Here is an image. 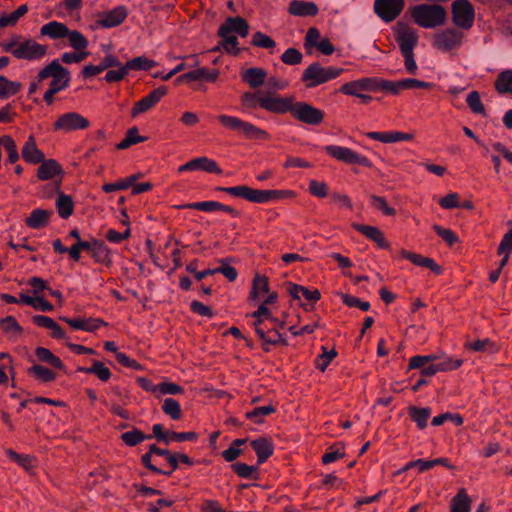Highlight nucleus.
<instances>
[{
  "label": "nucleus",
  "mask_w": 512,
  "mask_h": 512,
  "mask_svg": "<svg viewBox=\"0 0 512 512\" xmlns=\"http://www.w3.org/2000/svg\"><path fill=\"white\" fill-rule=\"evenodd\" d=\"M1 47L5 52L12 54L18 60L37 62L42 60L48 51V47L38 43L30 37L21 34H13L1 42Z\"/></svg>",
  "instance_id": "1"
},
{
  "label": "nucleus",
  "mask_w": 512,
  "mask_h": 512,
  "mask_svg": "<svg viewBox=\"0 0 512 512\" xmlns=\"http://www.w3.org/2000/svg\"><path fill=\"white\" fill-rule=\"evenodd\" d=\"M248 32V23L243 18L228 17L218 30V35L222 38L224 51L229 54H237L238 40L235 34L246 37Z\"/></svg>",
  "instance_id": "2"
},
{
  "label": "nucleus",
  "mask_w": 512,
  "mask_h": 512,
  "mask_svg": "<svg viewBox=\"0 0 512 512\" xmlns=\"http://www.w3.org/2000/svg\"><path fill=\"white\" fill-rule=\"evenodd\" d=\"M413 21L423 28H435L445 23L446 10L437 4H419L410 9Z\"/></svg>",
  "instance_id": "3"
},
{
  "label": "nucleus",
  "mask_w": 512,
  "mask_h": 512,
  "mask_svg": "<svg viewBox=\"0 0 512 512\" xmlns=\"http://www.w3.org/2000/svg\"><path fill=\"white\" fill-rule=\"evenodd\" d=\"M221 125L230 130L237 132L240 136L250 140H268L270 135L261 128L250 122L244 121L236 116L220 114L217 117Z\"/></svg>",
  "instance_id": "4"
},
{
  "label": "nucleus",
  "mask_w": 512,
  "mask_h": 512,
  "mask_svg": "<svg viewBox=\"0 0 512 512\" xmlns=\"http://www.w3.org/2000/svg\"><path fill=\"white\" fill-rule=\"evenodd\" d=\"M344 72L343 68L321 66L319 63L310 64L303 72L302 81L306 87L312 88L336 79Z\"/></svg>",
  "instance_id": "5"
},
{
  "label": "nucleus",
  "mask_w": 512,
  "mask_h": 512,
  "mask_svg": "<svg viewBox=\"0 0 512 512\" xmlns=\"http://www.w3.org/2000/svg\"><path fill=\"white\" fill-rule=\"evenodd\" d=\"M52 78L49 87L58 92L67 88L70 84V72L61 65L58 59H54L38 73V80Z\"/></svg>",
  "instance_id": "6"
},
{
  "label": "nucleus",
  "mask_w": 512,
  "mask_h": 512,
  "mask_svg": "<svg viewBox=\"0 0 512 512\" xmlns=\"http://www.w3.org/2000/svg\"><path fill=\"white\" fill-rule=\"evenodd\" d=\"M90 122L87 118L77 112L63 113L55 121L53 127L56 131L69 133L75 130H83L88 128Z\"/></svg>",
  "instance_id": "7"
},
{
  "label": "nucleus",
  "mask_w": 512,
  "mask_h": 512,
  "mask_svg": "<svg viewBox=\"0 0 512 512\" xmlns=\"http://www.w3.org/2000/svg\"><path fill=\"white\" fill-rule=\"evenodd\" d=\"M325 151L334 159L347 164H358L365 167L371 166V162L367 157L358 154L350 148L344 146L328 145L325 147Z\"/></svg>",
  "instance_id": "8"
},
{
  "label": "nucleus",
  "mask_w": 512,
  "mask_h": 512,
  "mask_svg": "<svg viewBox=\"0 0 512 512\" xmlns=\"http://www.w3.org/2000/svg\"><path fill=\"white\" fill-rule=\"evenodd\" d=\"M291 114L297 120L309 125H318L324 118V114L320 109L305 102H297L296 100H294Z\"/></svg>",
  "instance_id": "9"
},
{
  "label": "nucleus",
  "mask_w": 512,
  "mask_h": 512,
  "mask_svg": "<svg viewBox=\"0 0 512 512\" xmlns=\"http://www.w3.org/2000/svg\"><path fill=\"white\" fill-rule=\"evenodd\" d=\"M294 100V96L283 97L280 95L261 96L258 98L260 107L276 114L291 113Z\"/></svg>",
  "instance_id": "10"
},
{
  "label": "nucleus",
  "mask_w": 512,
  "mask_h": 512,
  "mask_svg": "<svg viewBox=\"0 0 512 512\" xmlns=\"http://www.w3.org/2000/svg\"><path fill=\"white\" fill-rule=\"evenodd\" d=\"M454 23L464 29H468L474 22V9L468 0H455L452 4Z\"/></svg>",
  "instance_id": "11"
},
{
  "label": "nucleus",
  "mask_w": 512,
  "mask_h": 512,
  "mask_svg": "<svg viewBox=\"0 0 512 512\" xmlns=\"http://www.w3.org/2000/svg\"><path fill=\"white\" fill-rule=\"evenodd\" d=\"M404 0H375L374 10L384 21L394 20L403 10Z\"/></svg>",
  "instance_id": "12"
},
{
  "label": "nucleus",
  "mask_w": 512,
  "mask_h": 512,
  "mask_svg": "<svg viewBox=\"0 0 512 512\" xmlns=\"http://www.w3.org/2000/svg\"><path fill=\"white\" fill-rule=\"evenodd\" d=\"M463 34L455 29L442 30L435 34L433 45L444 51L451 50L461 45Z\"/></svg>",
  "instance_id": "13"
},
{
  "label": "nucleus",
  "mask_w": 512,
  "mask_h": 512,
  "mask_svg": "<svg viewBox=\"0 0 512 512\" xmlns=\"http://www.w3.org/2000/svg\"><path fill=\"white\" fill-rule=\"evenodd\" d=\"M127 14V8L120 5L109 11L100 13L96 22L101 27L112 28L120 25L126 19Z\"/></svg>",
  "instance_id": "14"
},
{
  "label": "nucleus",
  "mask_w": 512,
  "mask_h": 512,
  "mask_svg": "<svg viewBox=\"0 0 512 512\" xmlns=\"http://www.w3.org/2000/svg\"><path fill=\"white\" fill-rule=\"evenodd\" d=\"M376 77L360 78L351 82L344 83L340 91L345 95L360 96L363 92L375 91Z\"/></svg>",
  "instance_id": "15"
},
{
  "label": "nucleus",
  "mask_w": 512,
  "mask_h": 512,
  "mask_svg": "<svg viewBox=\"0 0 512 512\" xmlns=\"http://www.w3.org/2000/svg\"><path fill=\"white\" fill-rule=\"evenodd\" d=\"M396 40L402 53L413 52V49L418 42L417 31L407 25H398L396 29Z\"/></svg>",
  "instance_id": "16"
},
{
  "label": "nucleus",
  "mask_w": 512,
  "mask_h": 512,
  "mask_svg": "<svg viewBox=\"0 0 512 512\" xmlns=\"http://www.w3.org/2000/svg\"><path fill=\"white\" fill-rule=\"evenodd\" d=\"M167 88L165 86L158 87L151 91L146 97L142 98L138 102L135 103L131 114L133 117L138 116L141 113H144L151 109L155 104H157L161 98L166 95Z\"/></svg>",
  "instance_id": "17"
},
{
  "label": "nucleus",
  "mask_w": 512,
  "mask_h": 512,
  "mask_svg": "<svg viewBox=\"0 0 512 512\" xmlns=\"http://www.w3.org/2000/svg\"><path fill=\"white\" fill-rule=\"evenodd\" d=\"M114 65H119V59L115 55L108 53L104 56L99 64L85 65L81 73L84 78H91L93 76L99 75L109 68H112Z\"/></svg>",
  "instance_id": "18"
},
{
  "label": "nucleus",
  "mask_w": 512,
  "mask_h": 512,
  "mask_svg": "<svg viewBox=\"0 0 512 512\" xmlns=\"http://www.w3.org/2000/svg\"><path fill=\"white\" fill-rule=\"evenodd\" d=\"M68 30L66 24L54 20L41 26L40 36L48 37L51 40H61L66 37Z\"/></svg>",
  "instance_id": "19"
},
{
  "label": "nucleus",
  "mask_w": 512,
  "mask_h": 512,
  "mask_svg": "<svg viewBox=\"0 0 512 512\" xmlns=\"http://www.w3.org/2000/svg\"><path fill=\"white\" fill-rule=\"evenodd\" d=\"M21 154L23 159L30 164H38L44 159V154L37 147L36 140L33 135H30L24 143Z\"/></svg>",
  "instance_id": "20"
},
{
  "label": "nucleus",
  "mask_w": 512,
  "mask_h": 512,
  "mask_svg": "<svg viewBox=\"0 0 512 512\" xmlns=\"http://www.w3.org/2000/svg\"><path fill=\"white\" fill-rule=\"evenodd\" d=\"M370 139L380 141L382 143H395L400 141H411L414 138L413 133H404L400 131L389 132H368Z\"/></svg>",
  "instance_id": "21"
},
{
  "label": "nucleus",
  "mask_w": 512,
  "mask_h": 512,
  "mask_svg": "<svg viewBox=\"0 0 512 512\" xmlns=\"http://www.w3.org/2000/svg\"><path fill=\"white\" fill-rule=\"evenodd\" d=\"M353 227L367 238L374 241L379 247L384 249L389 248V243L386 241L384 234L377 227L362 224H353Z\"/></svg>",
  "instance_id": "22"
},
{
  "label": "nucleus",
  "mask_w": 512,
  "mask_h": 512,
  "mask_svg": "<svg viewBox=\"0 0 512 512\" xmlns=\"http://www.w3.org/2000/svg\"><path fill=\"white\" fill-rule=\"evenodd\" d=\"M286 193L279 190H258L249 187L247 200L254 203H267L274 199H280Z\"/></svg>",
  "instance_id": "23"
},
{
  "label": "nucleus",
  "mask_w": 512,
  "mask_h": 512,
  "mask_svg": "<svg viewBox=\"0 0 512 512\" xmlns=\"http://www.w3.org/2000/svg\"><path fill=\"white\" fill-rule=\"evenodd\" d=\"M63 170L58 162L53 159H48L40 162V166L37 170V177L40 180H50L58 175H62Z\"/></svg>",
  "instance_id": "24"
},
{
  "label": "nucleus",
  "mask_w": 512,
  "mask_h": 512,
  "mask_svg": "<svg viewBox=\"0 0 512 512\" xmlns=\"http://www.w3.org/2000/svg\"><path fill=\"white\" fill-rule=\"evenodd\" d=\"M288 11L291 15L299 17L315 16L318 13V7L313 2L293 0Z\"/></svg>",
  "instance_id": "25"
},
{
  "label": "nucleus",
  "mask_w": 512,
  "mask_h": 512,
  "mask_svg": "<svg viewBox=\"0 0 512 512\" xmlns=\"http://www.w3.org/2000/svg\"><path fill=\"white\" fill-rule=\"evenodd\" d=\"M51 215V210L34 209L30 216L26 218L25 224L32 229H40L48 224Z\"/></svg>",
  "instance_id": "26"
},
{
  "label": "nucleus",
  "mask_w": 512,
  "mask_h": 512,
  "mask_svg": "<svg viewBox=\"0 0 512 512\" xmlns=\"http://www.w3.org/2000/svg\"><path fill=\"white\" fill-rule=\"evenodd\" d=\"M91 257L98 263L109 265L112 262L111 252L107 245L99 240L92 239Z\"/></svg>",
  "instance_id": "27"
},
{
  "label": "nucleus",
  "mask_w": 512,
  "mask_h": 512,
  "mask_svg": "<svg viewBox=\"0 0 512 512\" xmlns=\"http://www.w3.org/2000/svg\"><path fill=\"white\" fill-rule=\"evenodd\" d=\"M34 324L51 330V336L56 339H64L65 333L61 327L50 317L44 315H35L32 317Z\"/></svg>",
  "instance_id": "28"
},
{
  "label": "nucleus",
  "mask_w": 512,
  "mask_h": 512,
  "mask_svg": "<svg viewBox=\"0 0 512 512\" xmlns=\"http://www.w3.org/2000/svg\"><path fill=\"white\" fill-rule=\"evenodd\" d=\"M241 77L250 87L257 88L265 82L267 73L262 68L253 67L242 72Z\"/></svg>",
  "instance_id": "29"
},
{
  "label": "nucleus",
  "mask_w": 512,
  "mask_h": 512,
  "mask_svg": "<svg viewBox=\"0 0 512 512\" xmlns=\"http://www.w3.org/2000/svg\"><path fill=\"white\" fill-rule=\"evenodd\" d=\"M251 446L254 449L258 463L265 462L273 453V444L266 438H258L251 442Z\"/></svg>",
  "instance_id": "30"
},
{
  "label": "nucleus",
  "mask_w": 512,
  "mask_h": 512,
  "mask_svg": "<svg viewBox=\"0 0 512 512\" xmlns=\"http://www.w3.org/2000/svg\"><path fill=\"white\" fill-rule=\"evenodd\" d=\"M289 293L294 299L299 301L305 299L308 302H316L320 298V292L317 289L309 290L304 286L296 284L290 286Z\"/></svg>",
  "instance_id": "31"
},
{
  "label": "nucleus",
  "mask_w": 512,
  "mask_h": 512,
  "mask_svg": "<svg viewBox=\"0 0 512 512\" xmlns=\"http://www.w3.org/2000/svg\"><path fill=\"white\" fill-rule=\"evenodd\" d=\"M219 76V71L217 69L208 70L203 67H198L195 70L189 71L185 73V77H187V81H208L214 82L217 80Z\"/></svg>",
  "instance_id": "32"
},
{
  "label": "nucleus",
  "mask_w": 512,
  "mask_h": 512,
  "mask_svg": "<svg viewBox=\"0 0 512 512\" xmlns=\"http://www.w3.org/2000/svg\"><path fill=\"white\" fill-rule=\"evenodd\" d=\"M470 507V497L464 489H460L451 500V512H470Z\"/></svg>",
  "instance_id": "33"
},
{
  "label": "nucleus",
  "mask_w": 512,
  "mask_h": 512,
  "mask_svg": "<svg viewBox=\"0 0 512 512\" xmlns=\"http://www.w3.org/2000/svg\"><path fill=\"white\" fill-rule=\"evenodd\" d=\"M0 329L9 338L13 339L18 338L22 334V327L13 316H7L0 319Z\"/></svg>",
  "instance_id": "34"
},
{
  "label": "nucleus",
  "mask_w": 512,
  "mask_h": 512,
  "mask_svg": "<svg viewBox=\"0 0 512 512\" xmlns=\"http://www.w3.org/2000/svg\"><path fill=\"white\" fill-rule=\"evenodd\" d=\"M269 293L268 279L261 275H256L253 280V286L250 297L253 300H260Z\"/></svg>",
  "instance_id": "35"
},
{
  "label": "nucleus",
  "mask_w": 512,
  "mask_h": 512,
  "mask_svg": "<svg viewBox=\"0 0 512 512\" xmlns=\"http://www.w3.org/2000/svg\"><path fill=\"white\" fill-rule=\"evenodd\" d=\"M7 457L16 462L19 466L24 468L25 470H31L36 466V459L28 454H18L12 449L6 450Z\"/></svg>",
  "instance_id": "36"
},
{
  "label": "nucleus",
  "mask_w": 512,
  "mask_h": 512,
  "mask_svg": "<svg viewBox=\"0 0 512 512\" xmlns=\"http://www.w3.org/2000/svg\"><path fill=\"white\" fill-rule=\"evenodd\" d=\"M35 355L37 358L42 361L50 364L52 367L63 370L64 364L61 359L55 356L49 349L44 347H37L35 350Z\"/></svg>",
  "instance_id": "37"
},
{
  "label": "nucleus",
  "mask_w": 512,
  "mask_h": 512,
  "mask_svg": "<svg viewBox=\"0 0 512 512\" xmlns=\"http://www.w3.org/2000/svg\"><path fill=\"white\" fill-rule=\"evenodd\" d=\"M56 208L59 216L67 219L74 211V203L72 197L65 194H59L56 200Z\"/></svg>",
  "instance_id": "38"
},
{
  "label": "nucleus",
  "mask_w": 512,
  "mask_h": 512,
  "mask_svg": "<svg viewBox=\"0 0 512 512\" xmlns=\"http://www.w3.org/2000/svg\"><path fill=\"white\" fill-rule=\"evenodd\" d=\"M156 65L155 61L145 57L138 56L125 62L127 71H147Z\"/></svg>",
  "instance_id": "39"
},
{
  "label": "nucleus",
  "mask_w": 512,
  "mask_h": 512,
  "mask_svg": "<svg viewBox=\"0 0 512 512\" xmlns=\"http://www.w3.org/2000/svg\"><path fill=\"white\" fill-rule=\"evenodd\" d=\"M21 89L20 82L10 81L4 76H0V98L7 99L19 92Z\"/></svg>",
  "instance_id": "40"
},
{
  "label": "nucleus",
  "mask_w": 512,
  "mask_h": 512,
  "mask_svg": "<svg viewBox=\"0 0 512 512\" xmlns=\"http://www.w3.org/2000/svg\"><path fill=\"white\" fill-rule=\"evenodd\" d=\"M65 38L68 39L70 46L74 50H87L89 42L78 30L69 29Z\"/></svg>",
  "instance_id": "41"
},
{
  "label": "nucleus",
  "mask_w": 512,
  "mask_h": 512,
  "mask_svg": "<svg viewBox=\"0 0 512 512\" xmlns=\"http://www.w3.org/2000/svg\"><path fill=\"white\" fill-rule=\"evenodd\" d=\"M194 171L195 170H203L210 173L220 174L222 173L221 168L217 165V163L209 159L207 157H198L193 159Z\"/></svg>",
  "instance_id": "42"
},
{
  "label": "nucleus",
  "mask_w": 512,
  "mask_h": 512,
  "mask_svg": "<svg viewBox=\"0 0 512 512\" xmlns=\"http://www.w3.org/2000/svg\"><path fill=\"white\" fill-rule=\"evenodd\" d=\"M411 419L417 424L418 428L424 429L427 426V421L431 415L429 408H416L412 407L409 410Z\"/></svg>",
  "instance_id": "43"
},
{
  "label": "nucleus",
  "mask_w": 512,
  "mask_h": 512,
  "mask_svg": "<svg viewBox=\"0 0 512 512\" xmlns=\"http://www.w3.org/2000/svg\"><path fill=\"white\" fill-rule=\"evenodd\" d=\"M79 371L84 373L95 374L100 380L107 381L111 377L110 370L101 362L93 361V364L89 368H79Z\"/></svg>",
  "instance_id": "44"
},
{
  "label": "nucleus",
  "mask_w": 512,
  "mask_h": 512,
  "mask_svg": "<svg viewBox=\"0 0 512 512\" xmlns=\"http://www.w3.org/2000/svg\"><path fill=\"white\" fill-rule=\"evenodd\" d=\"M495 86L500 93L512 94V70L501 72L496 80Z\"/></svg>",
  "instance_id": "45"
},
{
  "label": "nucleus",
  "mask_w": 512,
  "mask_h": 512,
  "mask_svg": "<svg viewBox=\"0 0 512 512\" xmlns=\"http://www.w3.org/2000/svg\"><path fill=\"white\" fill-rule=\"evenodd\" d=\"M467 347L475 352L495 353L497 351L496 345L489 339H478L467 344Z\"/></svg>",
  "instance_id": "46"
},
{
  "label": "nucleus",
  "mask_w": 512,
  "mask_h": 512,
  "mask_svg": "<svg viewBox=\"0 0 512 512\" xmlns=\"http://www.w3.org/2000/svg\"><path fill=\"white\" fill-rule=\"evenodd\" d=\"M138 179V175H131L125 179H121L115 183L104 184L102 189L106 193H110L116 190H125L133 185V183Z\"/></svg>",
  "instance_id": "47"
},
{
  "label": "nucleus",
  "mask_w": 512,
  "mask_h": 512,
  "mask_svg": "<svg viewBox=\"0 0 512 512\" xmlns=\"http://www.w3.org/2000/svg\"><path fill=\"white\" fill-rule=\"evenodd\" d=\"M378 90H384L387 92H390L394 95L398 94L401 90H403L402 87V80L401 81H388L381 78L376 77V83H375V91Z\"/></svg>",
  "instance_id": "48"
},
{
  "label": "nucleus",
  "mask_w": 512,
  "mask_h": 512,
  "mask_svg": "<svg viewBox=\"0 0 512 512\" xmlns=\"http://www.w3.org/2000/svg\"><path fill=\"white\" fill-rule=\"evenodd\" d=\"M336 356V350H328L326 347H322V353L316 358L315 365L320 371L324 372Z\"/></svg>",
  "instance_id": "49"
},
{
  "label": "nucleus",
  "mask_w": 512,
  "mask_h": 512,
  "mask_svg": "<svg viewBox=\"0 0 512 512\" xmlns=\"http://www.w3.org/2000/svg\"><path fill=\"white\" fill-rule=\"evenodd\" d=\"M179 208H189V209H197L205 212H213L218 211L219 208H222V204L217 201H203V202H194L188 203L179 206Z\"/></svg>",
  "instance_id": "50"
},
{
  "label": "nucleus",
  "mask_w": 512,
  "mask_h": 512,
  "mask_svg": "<svg viewBox=\"0 0 512 512\" xmlns=\"http://www.w3.org/2000/svg\"><path fill=\"white\" fill-rule=\"evenodd\" d=\"M162 410L173 420H178L181 417L180 404L173 398H166L163 401Z\"/></svg>",
  "instance_id": "51"
},
{
  "label": "nucleus",
  "mask_w": 512,
  "mask_h": 512,
  "mask_svg": "<svg viewBox=\"0 0 512 512\" xmlns=\"http://www.w3.org/2000/svg\"><path fill=\"white\" fill-rule=\"evenodd\" d=\"M233 470L238 476L246 479H257V467L250 466L245 463H235L232 465Z\"/></svg>",
  "instance_id": "52"
},
{
  "label": "nucleus",
  "mask_w": 512,
  "mask_h": 512,
  "mask_svg": "<svg viewBox=\"0 0 512 512\" xmlns=\"http://www.w3.org/2000/svg\"><path fill=\"white\" fill-rule=\"evenodd\" d=\"M61 320L65 321L67 324H69L70 326H72L75 329H81V330H85V331L95 330L101 324V321H99V320L93 321L91 323L81 320V319H69L66 317H62Z\"/></svg>",
  "instance_id": "53"
},
{
  "label": "nucleus",
  "mask_w": 512,
  "mask_h": 512,
  "mask_svg": "<svg viewBox=\"0 0 512 512\" xmlns=\"http://www.w3.org/2000/svg\"><path fill=\"white\" fill-rule=\"evenodd\" d=\"M251 44L265 49H274L276 47V42L270 36L259 31L253 35Z\"/></svg>",
  "instance_id": "54"
},
{
  "label": "nucleus",
  "mask_w": 512,
  "mask_h": 512,
  "mask_svg": "<svg viewBox=\"0 0 512 512\" xmlns=\"http://www.w3.org/2000/svg\"><path fill=\"white\" fill-rule=\"evenodd\" d=\"M275 411L272 405H266L262 407L254 408L252 411L247 412V418L251 419L255 423H262L263 418Z\"/></svg>",
  "instance_id": "55"
},
{
  "label": "nucleus",
  "mask_w": 512,
  "mask_h": 512,
  "mask_svg": "<svg viewBox=\"0 0 512 512\" xmlns=\"http://www.w3.org/2000/svg\"><path fill=\"white\" fill-rule=\"evenodd\" d=\"M113 67H116L117 69L108 70L104 77V79L109 83L119 82L128 74L125 64H122L120 61L119 65H114Z\"/></svg>",
  "instance_id": "56"
},
{
  "label": "nucleus",
  "mask_w": 512,
  "mask_h": 512,
  "mask_svg": "<svg viewBox=\"0 0 512 512\" xmlns=\"http://www.w3.org/2000/svg\"><path fill=\"white\" fill-rule=\"evenodd\" d=\"M370 203L375 209L381 211L384 215L394 216L396 214L395 209L390 207L383 197L372 195L370 197Z\"/></svg>",
  "instance_id": "57"
},
{
  "label": "nucleus",
  "mask_w": 512,
  "mask_h": 512,
  "mask_svg": "<svg viewBox=\"0 0 512 512\" xmlns=\"http://www.w3.org/2000/svg\"><path fill=\"white\" fill-rule=\"evenodd\" d=\"M7 370H9L10 374L13 376L12 359L8 355L0 353V384H6L8 382Z\"/></svg>",
  "instance_id": "58"
},
{
  "label": "nucleus",
  "mask_w": 512,
  "mask_h": 512,
  "mask_svg": "<svg viewBox=\"0 0 512 512\" xmlns=\"http://www.w3.org/2000/svg\"><path fill=\"white\" fill-rule=\"evenodd\" d=\"M3 147L8 153V161L15 163L19 159V153L15 141L8 135L4 136Z\"/></svg>",
  "instance_id": "59"
},
{
  "label": "nucleus",
  "mask_w": 512,
  "mask_h": 512,
  "mask_svg": "<svg viewBox=\"0 0 512 512\" xmlns=\"http://www.w3.org/2000/svg\"><path fill=\"white\" fill-rule=\"evenodd\" d=\"M467 104L474 113L484 114L485 108L481 102L480 95L476 91H472L467 95Z\"/></svg>",
  "instance_id": "60"
},
{
  "label": "nucleus",
  "mask_w": 512,
  "mask_h": 512,
  "mask_svg": "<svg viewBox=\"0 0 512 512\" xmlns=\"http://www.w3.org/2000/svg\"><path fill=\"white\" fill-rule=\"evenodd\" d=\"M89 52L87 50H75V52H65L61 55V60L65 64L80 63L87 56Z\"/></svg>",
  "instance_id": "61"
},
{
  "label": "nucleus",
  "mask_w": 512,
  "mask_h": 512,
  "mask_svg": "<svg viewBox=\"0 0 512 512\" xmlns=\"http://www.w3.org/2000/svg\"><path fill=\"white\" fill-rule=\"evenodd\" d=\"M302 58V53L295 48H288L281 56V60L287 65L299 64Z\"/></svg>",
  "instance_id": "62"
},
{
  "label": "nucleus",
  "mask_w": 512,
  "mask_h": 512,
  "mask_svg": "<svg viewBox=\"0 0 512 512\" xmlns=\"http://www.w3.org/2000/svg\"><path fill=\"white\" fill-rule=\"evenodd\" d=\"M30 372L44 382L53 381L56 377L50 369L41 365L32 366Z\"/></svg>",
  "instance_id": "63"
},
{
  "label": "nucleus",
  "mask_w": 512,
  "mask_h": 512,
  "mask_svg": "<svg viewBox=\"0 0 512 512\" xmlns=\"http://www.w3.org/2000/svg\"><path fill=\"white\" fill-rule=\"evenodd\" d=\"M158 390V397L161 395H177L183 392V388L180 385L172 382H162L158 384Z\"/></svg>",
  "instance_id": "64"
}]
</instances>
